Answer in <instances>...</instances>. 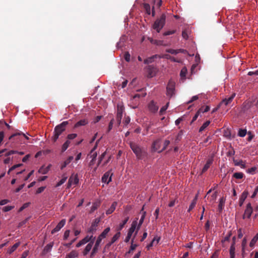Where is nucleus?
I'll return each mask as SVG.
<instances>
[{"label":"nucleus","instance_id":"f257e3e1","mask_svg":"<svg viewBox=\"0 0 258 258\" xmlns=\"http://www.w3.org/2000/svg\"><path fill=\"white\" fill-rule=\"evenodd\" d=\"M68 124V121H63L62 123L56 125L54 127L53 135L52 137V140L54 142H55L57 141L59 136L66 130V127Z\"/></svg>","mask_w":258,"mask_h":258},{"label":"nucleus","instance_id":"f03ea898","mask_svg":"<svg viewBox=\"0 0 258 258\" xmlns=\"http://www.w3.org/2000/svg\"><path fill=\"white\" fill-rule=\"evenodd\" d=\"M166 16L162 14L159 18L157 19L154 23L152 28L158 33L160 32L165 24Z\"/></svg>","mask_w":258,"mask_h":258},{"label":"nucleus","instance_id":"7ed1b4c3","mask_svg":"<svg viewBox=\"0 0 258 258\" xmlns=\"http://www.w3.org/2000/svg\"><path fill=\"white\" fill-rule=\"evenodd\" d=\"M130 147L134 153L139 159H142L144 155V151L137 144L135 143H131Z\"/></svg>","mask_w":258,"mask_h":258},{"label":"nucleus","instance_id":"20e7f679","mask_svg":"<svg viewBox=\"0 0 258 258\" xmlns=\"http://www.w3.org/2000/svg\"><path fill=\"white\" fill-rule=\"evenodd\" d=\"M175 83L172 80H170L166 87V95L170 98L174 95Z\"/></svg>","mask_w":258,"mask_h":258},{"label":"nucleus","instance_id":"39448f33","mask_svg":"<svg viewBox=\"0 0 258 258\" xmlns=\"http://www.w3.org/2000/svg\"><path fill=\"white\" fill-rule=\"evenodd\" d=\"M100 218H98L93 220L91 223L90 227L87 230V233L88 234H91V235H93V234L96 232L98 224L100 222Z\"/></svg>","mask_w":258,"mask_h":258},{"label":"nucleus","instance_id":"423d86ee","mask_svg":"<svg viewBox=\"0 0 258 258\" xmlns=\"http://www.w3.org/2000/svg\"><path fill=\"white\" fill-rule=\"evenodd\" d=\"M137 225V219L136 220L132 222L131 227L130 228L128 233H127V235L124 240V241L125 242H127L129 241L133 232L135 231V230L136 228Z\"/></svg>","mask_w":258,"mask_h":258},{"label":"nucleus","instance_id":"0eeeda50","mask_svg":"<svg viewBox=\"0 0 258 258\" xmlns=\"http://www.w3.org/2000/svg\"><path fill=\"white\" fill-rule=\"evenodd\" d=\"M95 237L93 236V235L89 234L86 235L83 239L80 240L76 245L77 247H79L82 245L87 243L88 242H90L91 240L95 239Z\"/></svg>","mask_w":258,"mask_h":258},{"label":"nucleus","instance_id":"6e6552de","mask_svg":"<svg viewBox=\"0 0 258 258\" xmlns=\"http://www.w3.org/2000/svg\"><path fill=\"white\" fill-rule=\"evenodd\" d=\"M112 175L113 173L111 172V170L105 172L102 177V182L108 184L111 181Z\"/></svg>","mask_w":258,"mask_h":258},{"label":"nucleus","instance_id":"1a4fd4ad","mask_svg":"<svg viewBox=\"0 0 258 258\" xmlns=\"http://www.w3.org/2000/svg\"><path fill=\"white\" fill-rule=\"evenodd\" d=\"M252 212H253V209L251 207V204L248 203L246 205V207L244 213L243 215V219H245L246 217L248 218H250Z\"/></svg>","mask_w":258,"mask_h":258},{"label":"nucleus","instance_id":"9d476101","mask_svg":"<svg viewBox=\"0 0 258 258\" xmlns=\"http://www.w3.org/2000/svg\"><path fill=\"white\" fill-rule=\"evenodd\" d=\"M235 96V93H232L230 96L226 97L225 99H223V100L220 102L219 106H222L223 105L227 106L230 104L233 101Z\"/></svg>","mask_w":258,"mask_h":258},{"label":"nucleus","instance_id":"9b49d317","mask_svg":"<svg viewBox=\"0 0 258 258\" xmlns=\"http://www.w3.org/2000/svg\"><path fill=\"white\" fill-rule=\"evenodd\" d=\"M156 69L153 66L150 65L147 67V76L148 78H152L156 74Z\"/></svg>","mask_w":258,"mask_h":258},{"label":"nucleus","instance_id":"f8f14e48","mask_svg":"<svg viewBox=\"0 0 258 258\" xmlns=\"http://www.w3.org/2000/svg\"><path fill=\"white\" fill-rule=\"evenodd\" d=\"M213 162V158L212 157L208 158L206 161V163L205 164V165H204V167L202 169L201 174H203L206 171H207L210 167V166L212 164Z\"/></svg>","mask_w":258,"mask_h":258},{"label":"nucleus","instance_id":"ddd939ff","mask_svg":"<svg viewBox=\"0 0 258 258\" xmlns=\"http://www.w3.org/2000/svg\"><path fill=\"white\" fill-rule=\"evenodd\" d=\"M66 224V220H61L56 225V226L51 231V234H54L58 232L60 229L64 226Z\"/></svg>","mask_w":258,"mask_h":258},{"label":"nucleus","instance_id":"4468645a","mask_svg":"<svg viewBox=\"0 0 258 258\" xmlns=\"http://www.w3.org/2000/svg\"><path fill=\"white\" fill-rule=\"evenodd\" d=\"M95 239L91 240L89 243L86 246L85 249H84L83 251V255L85 256L86 255L88 252L91 250L93 245L94 243Z\"/></svg>","mask_w":258,"mask_h":258},{"label":"nucleus","instance_id":"2eb2a0df","mask_svg":"<svg viewBox=\"0 0 258 258\" xmlns=\"http://www.w3.org/2000/svg\"><path fill=\"white\" fill-rule=\"evenodd\" d=\"M148 108L151 112L155 113L158 110V106L156 104L154 101H151L149 105Z\"/></svg>","mask_w":258,"mask_h":258},{"label":"nucleus","instance_id":"dca6fc26","mask_svg":"<svg viewBox=\"0 0 258 258\" xmlns=\"http://www.w3.org/2000/svg\"><path fill=\"white\" fill-rule=\"evenodd\" d=\"M248 195V192L246 190H244L242 193L239 200V205L240 207H241L243 205V203L245 199H246V198L247 197Z\"/></svg>","mask_w":258,"mask_h":258},{"label":"nucleus","instance_id":"f3484780","mask_svg":"<svg viewBox=\"0 0 258 258\" xmlns=\"http://www.w3.org/2000/svg\"><path fill=\"white\" fill-rule=\"evenodd\" d=\"M160 145H161V140L160 139L154 141L152 144V148L154 151H157L159 152V151H160Z\"/></svg>","mask_w":258,"mask_h":258},{"label":"nucleus","instance_id":"a211bd4d","mask_svg":"<svg viewBox=\"0 0 258 258\" xmlns=\"http://www.w3.org/2000/svg\"><path fill=\"white\" fill-rule=\"evenodd\" d=\"M54 244L53 242H50L49 244H47L44 248L43 251H42V254L44 255L46 254L47 253L51 251L52 247H53Z\"/></svg>","mask_w":258,"mask_h":258},{"label":"nucleus","instance_id":"6ab92c4d","mask_svg":"<svg viewBox=\"0 0 258 258\" xmlns=\"http://www.w3.org/2000/svg\"><path fill=\"white\" fill-rule=\"evenodd\" d=\"M89 122V121L87 119H81L80 121H78L74 125V128H78L81 126H84L87 124Z\"/></svg>","mask_w":258,"mask_h":258},{"label":"nucleus","instance_id":"aec40b11","mask_svg":"<svg viewBox=\"0 0 258 258\" xmlns=\"http://www.w3.org/2000/svg\"><path fill=\"white\" fill-rule=\"evenodd\" d=\"M252 103L251 101H245L242 105V110L243 112L246 111L252 106Z\"/></svg>","mask_w":258,"mask_h":258},{"label":"nucleus","instance_id":"412c9836","mask_svg":"<svg viewBox=\"0 0 258 258\" xmlns=\"http://www.w3.org/2000/svg\"><path fill=\"white\" fill-rule=\"evenodd\" d=\"M23 136V137L25 138L26 140H29V138L28 136L26 135V134H24L22 132L19 131L15 134H13L9 137V140H12L15 137L17 136Z\"/></svg>","mask_w":258,"mask_h":258},{"label":"nucleus","instance_id":"4be33fe9","mask_svg":"<svg viewBox=\"0 0 258 258\" xmlns=\"http://www.w3.org/2000/svg\"><path fill=\"white\" fill-rule=\"evenodd\" d=\"M117 205V203L116 202H113L110 207L106 211V215L112 214L114 211Z\"/></svg>","mask_w":258,"mask_h":258},{"label":"nucleus","instance_id":"5701e85b","mask_svg":"<svg viewBox=\"0 0 258 258\" xmlns=\"http://www.w3.org/2000/svg\"><path fill=\"white\" fill-rule=\"evenodd\" d=\"M123 110L124 108L123 106L117 104L116 117H119L122 118Z\"/></svg>","mask_w":258,"mask_h":258},{"label":"nucleus","instance_id":"b1692460","mask_svg":"<svg viewBox=\"0 0 258 258\" xmlns=\"http://www.w3.org/2000/svg\"><path fill=\"white\" fill-rule=\"evenodd\" d=\"M74 157L71 156H70L67 160H66L61 165L60 169L62 170L64 168H65L67 165L71 163V162L73 160Z\"/></svg>","mask_w":258,"mask_h":258},{"label":"nucleus","instance_id":"393cba45","mask_svg":"<svg viewBox=\"0 0 258 258\" xmlns=\"http://www.w3.org/2000/svg\"><path fill=\"white\" fill-rule=\"evenodd\" d=\"M198 199V195H196L195 198L192 200L190 205H189V208L188 209V212H189L190 211H191L196 206V205L197 204Z\"/></svg>","mask_w":258,"mask_h":258},{"label":"nucleus","instance_id":"a878e982","mask_svg":"<svg viewBox=\"0 0 258 258\" xmlns=\"http://www.w3.org/2000/svg\"><path fill=\"white\" fill-rule=\"evenodd\" d=\"M78 253L77 251L73 250L69 254H67L66 258H76L78 257Z\"/></svg>","mask_w":258,"mask_h":258},{"label":"nucleus","instance_id":"bb28decb","mask_svg":"<svg viewBox=\"0 0 258 258\" xmlns=\"http://www.w3.org/2000/svg\"><path fill=\"white\" fill-rule=\"evenodd\" d=\"M233 162L235 166H240L242 168H244L245 167V163H243L242 160H237L235 159H233Z\"/></svg>","mask_w":258,"mask_h":258},{"label":"nucleus","instance_id":"cd10ccee","mask_svg":"<svg viewBox=\"0 0 258 258\" xmlns=\"http://www.w3.org/2000/svg\"><path fill=\"white\" fill-rule=\"evenodd\" d=\"M159 57V55L156 54L152 56L149 57L144 60V63L149 64L152 62L154 61V58Z\"/></svg>","mask_w":258,"mask_h":258},{"label":"nucleus","instance_id":"c85d7f7f","mask_svg":"<svg viewBox=\"0 0 258 258\" xmlns=\"http://www.w3.org/2000/svg\"><path fill=\"white\" fill-rule=\"evenodd\" d=\"M20 244V242H19L16 243L10 248L8 249V253H9V254H11L12 253H13L14 251L16 250V249L18 247Z\"/></svg>","mask_w":258,"mask_h":258},{"label":"nucleus","instance_id":"c756f323","mask_svg":"<svg viewBox=\"0 0 258 258\" xmlns=\"http://www.w3.org/2000/svg\"><path fill=\"white\" fill-rule=\"evenodd\" d=\"M128 219H129V217H127L125 218V219L123 221H122L121 223H120L118 227L117 228V231L120 232V231L123 228L124 225L127 222V221H128Z\"/></svg>","mask_w":258,"mask_h":258},{"label":"nucleus","instance_id":"7c9ffc66","mask_svg":"<svg viewBox=\"0 0 258 258\" xmlns=\"http://www.w3.org/2000/svg\"><path fill=\"white\" fill-rule=\"evenodd\" d=\"M110 230V228L109 227L105 228L99 236L102 239L105 238Z\"/></svg>","mask_w":258,"mask_h":258},{"label":"nucleus","instance_id":"2f4dec72","mask_svg":"<svg viewBox=\"0 0 258 258\" xmlns=\"http://www.w3.org/2000/svg\"><path fill=\"white\" fill-rule=\"evenodd\" d=\"M100 202H94L91 208L90 213H93L94 211H95L100 206Z\"/></svg>","mask_w":258,"mask_h":258},{"label":"nucleus","instance_id":"473e14b6","mask_svg":"<svg viewBox=\"0 0 258 258\" xmlns=\"http://www.w3.org/2000/svg\"><path fill=\"white\" fill-rule=\"evenodd\" d=\"M258 240V233H257L251 239V240L250 242L249 246L251 247H252L255 245V243Z\"/></svg>","mask_w":258,"mask_h":258},{"label":"nucleus","instance_id":"72a5a7b5","mask_svg":"<svg viewBox=\"0 0 258 258\" xmlns=\"http://www.w3.org/2000/svg\"><path fill=\"white\" fill-rule=\"evenodd\" d=\"M71 142L69 140H67L62 145L61 147V152H64L69 147Z\"/></svg>","mask_w":258,"mask_h":258},{"label":"nucleus","instance_id":"f704fd0d","mask_svg":"<svg viewBox=\"0 0 258 258\" xmlns=\"http://www.w3.org/2000/svg\"><path fill=\"white\" fill-rule=\"evenodd\" d=\"M146 215V212H145V211L143 212V213H142V216H141V217L140 218V220L139 221V224H138V228H137L138 229H140L141 226L143 224V223L144 222V220L145 219Z\"/></svg>","mask_w":258,"mask_h":258},{"label":"nucleus","instance_id":"c9c22d12","mask_svg":"<svg viewBox=\"0 0 258 258\" xmlns=\"http://www.w3.org/2000/svg\"><path fill=\"white\" fill-rule=\"evenodd\" d=\"M243 177L244 174L242 172H235L233 175V177L237 179H242Z\"/></svg>","mask_w":258,"mask_h":258},{"label":"nucleus","instance_id":"e433bc0d","mask_svg":"<svg viewBox=\"0 0 258 258\" xmlns=\"http://www.w3.org/2000/svg\"><path fill=\"white\" fill-rule=\"evenodd\" d=\"M210 123V121L209 120L206 121L205 122L203 123V124L201 126L199 129V132L201 133L203 131L205 130V128L209 126Z\"/></svg>","mask_w":258,"mask_h":258},{"label":"nucleus","instance_id":"4c0bfd02","mask_svg":"<svg viewBox=\"0 0 258 258\" xmlns=\"http://www.w3.org/2000/svg\"><path fill=\"white\" fill-rule=\"evenodd\" d=\"M67 179V176L66 175V174H64L62 175V177L61 179L59 182H58V183L56 184V186L58 187V186H59L61 185H62L63 183H64L66 182Z\"/></svg>","mask_w":258,"mask_h":258},{"label":"nucleus","instance_id":"58836bf2","mask_svg":"<svg viewBox=\"0 0 258 258\" xmlns=\"http://www.w3.org/2000/svg\"><path fill=\"white\" fill-rule=\"evenodd\" d=\"M15 153H18L19 154L21 155H24V153L23 152H18L17 151L11 150V151H10L7 152L5 154V156H10L11 155H12V154H15Z\"/></svg>","mask_w":258,"mask_h":258},{"label":"nucleus","instance_id":"ea45409f","mask_svg":"<svg viewBox=\"0 0 258 258\" xmlns=\"http://www.w3.org/2000/svg\"><path fill=\"white\" fill-rule=\"evenodd\" d=\"M246 133V130L240 128L238 131V135L240 137H244Z\"/></svg>","mask_w":258,"mask_h":258},{"label":"nucleus","instance_id":"a19ab883","mask_svg":"<svg viewBox=\"0 0 258 258\" xmlns=\"http://www.w3.org/2000/svg\"><path fill=\"white\" fill-rule=\"evenodd\" d=\"M132 242H133V239L132 240ZM137 246H138V245L137 244H133V243H132V244H131V245L130 246V249L126 253V254L132 252L133 251H134L136 248V247Z\"/></svg>","mask_w":258,"mask_h":258},{"label":"nucleus","instance_id":"79ce46f5","mask_svg":"<svg viewBox=\"0 0 258 258\" xmlns=\"http://www.w3.org/2000/svg\"><path fill=\"white\" fill-rule=\"evenodd\" d=\"M120 232L118 231V232L113 236L111 239V243H114L120 237Z\"/></svg>","mask_w":258,"mask_h":258},{"label":"nucleus","instance_id":"37998d69","mask_svg":"<svg viewBox=\"0 0 258 258\" xmlns=\"http://www.w3.org/2000/svg\"><path fill=\"white\" fill-rule=\"evenodd\" d=\"M144 8L145 10L146 13L148 15L151 14V8L150 6L148 4H144Z\"/></svg>","mask_w":258,"mask_h":258},{"label":"nucleus","instance_id":"c03bdc74","mask_svg":"<svg viewBox=\"0 0 258 258\" xmlns=\"http://www.w3.org/2000/svg\"><path fill=\"white\" fill-rule=\"evenodd\" d=\"M235 239V237H233V243L231 244L230 248V250H229L230 253H235V242H234Z\"/></svg>","mask_w":258,"mask_h":258},{"label":"nucleus","instance_id":"a18cd8bd","mask_svg":"<svg viewBox=\"0 0 258 258\" xmlns=\"http://www.w3.org/2000/svg\"><path fill=\"white\" fill-rule=\"evenodd\" d=\"M160 240V238H158L157 239H156L155 237L154 238V239L152 240V241L151 242V243L148 244L147 246V249L149 250L150 249V248L153 246V243L154 242H155V240L157 241V243H158L159 241Z\"/></svg>","mask_w":258,"mask_h":258},{"label":"nucleus","instance_id":"49530a36","mask_svg":"<svg viewBox=\"0 0 258 258\" xmlns=\"http://www.w3.org/2000/svg\"><path fill=\"white\" fill-rule=\"evenodd\" d=\"M187 73V69L185 68H183L180 73L181 78H183L185 77Z\"/></svg>","mask_w":258,"mask_h":258},{"label":"nucleus","instance_id":"de8ad7c7","mask_svg":"<svg viewBox=\"0 0 258 258\" xmlns=\"http://www.w3.org/2000/svg\"><path fill=\"white\" fill-rule=\"evenodd\" d=\"M170 141L169 140H165L164 143V146L162 149H161L160 151H159V152H161L164 150H165L167 148V147L169 145Z\"/></svg>","mask_w":258,"mask_h":258},{"label":"nucleus","instance_id":"09e8293b","mask_svg":"<svg viewBox=\"0 0 258 258\" xmlns=\"http://www.w3.org/2000/svg\"><path fill=\"white\" fill-rule=\"evenodd\" d=\"M210 110V107L209 106H206L205 107H201L199 110V112H202L203 113L207 112Z\"/></svg>","mask_w":258,"mask_h":258},{"label":"nucleus","instance_id":"8fccbe9b","mask_svg":"<svg viewBox=\"0 0 258 258\" xmlns=\"http://www.w3.org/2000/svg\"><path fill=\"white\" fill-rule=\"evenodd\" d=\"M113 123H114V119H112L109 123V125L108 127L107 131V133H109L111 131V130H112V128L113 127Z\"/></svg>","mask_w":258,"mask_h":258},{"label":"nucleus","instance_id":"3c124183","mask_svg":"<svg viewBox=\"0 0 258 258\" xmlns=\"http://www.w3.org/2000/svg\"><path fill=\"white\" fill-rule=\"evenodd\" d=\"M217 197V193H216V192H215L214 193H213L212 195V196L210 198V201L211 202L214 203L215 201V200H216Z\"/></svg>","mask_w":258,"mask_h":258},{"label":"nucleus","instance_id":"603ef678","mask_svg":"<svg viewBox=\"0 0 258 258\" xmlns=\"http://www.w3.org/2000/svg\"><path fill=\"white\" fill-rule=\"evenodd\" d=\"M77 137V134H69L68 135L67 139H68V140L69 141L70 140L74 139Z\"/></svg>","mask_w":258,"mask_h":258},{"label":"nucleus","instance_id":"864d4df0","mask_svg":"<svg viewBox=\"0 0 258 258\" xmlns=\"http://www.w3.org/2000/svg\"><path fill=\"white\" fill-rule=\"evenodd\" d=\"M166 51L167 52H168V53H170L173 54H176L178 53L177 49L175 50V49L170 48V49H166Z\"/></svg>","mask_w":258,"mask_h":258},{"label":"nucleus","instance_id":"5fc2aeb1","mask_svg":"<svg viewBox=\"0 0 258 258\" xmlns=\"http://www.w3.org/2000/svg\"><path fill=\"white\" fill-rule=\"evenodd\" d=\"M130 54L128 52H125L124 54V59L127 61L129 62L130 61Z\"/></svg>","mask_w":258,"mask_h":258},{"label":"nucleus","instance_id":"6e6d98bb","mask_svg":"<svg viewBox=\"0 0 258 258\" xmlns=\"http://www.w3.org/2000/svg\"><path fill=\"white\" fill-rule=\"evenodd\" d=\"M146 95V93H142V94H139V93H137V94H136L134 96H133V98L134 99H136V98H139L140 97H145Z\"/></svg>","mask_w":258,"mask_h":258},{"label":"nucleus","instance_id":"4d7b16f0","mask_svg":"<svg viewBox=\"0 0 258 258\" xmlns=\"http://www.w3.org/2000/svg\"><path fill=\"white\" fill-rule=\"evenodd\" d=\"M14 208V207L13 206H5L3 208V210L4 211V212H8V211H11V210H12Z\"/></svg>","mask_w":258,"mask_h":258},{"label":"nucleus","instance_id":"13d9d810","mask_svg":"<svg viewBox=\"0 0 258 258\" xmlns=\"http://www.w3.org/2000/svg\"><path fill=\"white\" fill-rule=\"evenodd\" d=\"M106 155V152H104L103 153H102L101 156L99 157V160H98V164H97V166H99V165L101 163L102 160H103V159L104 158L105 156Z\"/></svg>","mask_w":258,"mask_h":258},{"label":"nucleus","instance_id":"bf43d9fd","mask_svg":"<svg viewBox=\"0 0 258 258\" xmlns=\"http://www.w3.org/2000/svg\"><path fill=\"white\" fill-rule=\"evenodd\" d=\"M256 167H252L250 168H249L248 170H247V172L248 173H250V174H254V173L255 172V171L256 170Z\"/></svg>","mask_w":258,"mask_h":258},{"label":"nucleus","instance_id":"052dcab7","mask_svg":"<svg viewBox=\"0 0 258 258\" xmlns=\"http://www.w3.org/2000/svg\"><path fill=\"white\" fill-rule=\"evenodd\" d=\"M70 231L69 230H67L64 233L63 235V239L66 240L69 237Z\"/></svg>","mask_w":258,"mask_h":258},{"label":"nucleus","instance_id":"680f3d73","mask_svg":"<svg viewBox=\"0 0 258 258\" xmlns=\"http://www.w3.org/2000/svg\"><path fill=\"white\" fill-rule=\"evenodd\" d=\"M38 172L40 173H41L42 174H46L47 172V170H45V167L44 166H42L38 170Z\"/></svg>","mask_w":258,"mask_h":258},{"label":"nucleus","instance_id":"e2e57ef3","mask_svg":"<svg viewBox=\"0 0 258 258\" xmlns=\"http://www.w3.org/2000/svg\"><path fill=\"white\" fill-rule=\"evenodd\" d=\"M73 177L72 176L70 177V178L69 179V181L67 184V188H69L72 186V184L73 183Z\"/></svg>","mask_w":258,"mask_h":258},{"label":"nucleus","instance_id":"0e129e2a","mask_svg":"<svg viewBox=\"0 0 258 258\" xmlns=\"http://www.w3.org/2000/svg\"><path fill=\"white\" fill-rule=\"evenodd\" d=\"M182 36L185 39H187L188 38L187 33L185 30H183L182 32Z\"/></svg>","mask_w":258,"mask_h":258},{"label":"nucleus","instance_id":"69168bd1","mask_svg":"<svg viewBox=\"0 0 258 258\" xmlns=\"http://www.w3.org/2000/svg\"><path fill=\"white\" fill-rule=\"evenodd\" d=\"M224 203V201L223 200V198L220 199V203L218 205L219 209L222 210L223 208V205Z\"/></svg>","mask_w":258,"mask_h":258},{"label":"nucleus","instance_id":"338daca9","mask_svg":"<svg viewBox=\"0 0 258 258\" xmlns=\"http://www.w3.org/2000/svg\"><path fill=\"white\" fill-rule=\"evenodd\" d=\"M45 188V186H41V187H39L36 190V194H38L41 193L42 192H43L44 191Z\"/></svg>","mask_w":258,"mask_h":258},{"label":"nucleus","instance_id":"774afa93","mask_svg":"<svg viewBox=\"0 0 258 258\" xmlns=\"http://www.w3.org/2000/svg\"><path fill=\"white\" fill-rule=\"evenodd\" d=\"M257 192H258V185L254 189V190L252 195H251V198H252V199L254 198L256 196Z\"/></svg>","mask_w":258,"mask_h":258}]
</instances>
